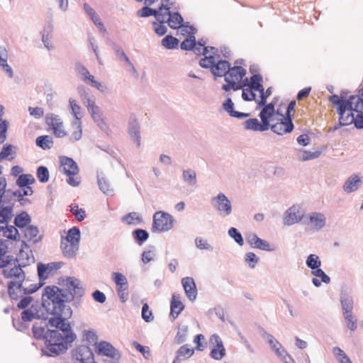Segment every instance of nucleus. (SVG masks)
I'll return each mask as SVG.
<instances>
[{
  "mask_svg": "<svg viewBox=\"0 0 363 363\" xmlns=\"http://www.w3.org/2000/svg\"><path fill=\"white\" fill-rule=\"evenodd\" d=\"M320 155V151L311 152L302 148L296 150V157L301 161L312 160L318 158Z\"/></svg>",
  "mask_w": 363,
  "mask_h": 363,
  "instance_id": "nucleus-38",
  "label": "nucleus"
},
{
  "mask_svg": "<svg viewBox=\"0 0 363 363\" xmlns=\"http://www.w3.org/2000/svg\"><path fill=\"white\" fill-rule=\"evenodd\" d=\"M194 352V349L189 348L187 345H184L178 349L176 354L179 357L184 360L190 358L193 355Z\"/></svg>",
  "mask_w": 363,
  "mask_h": 363,
  "instance_id": "nucleus-53",
  "label": "nucleus"
},
{
  "mask_svg": "<svg viewBox=\"0 0 363 363\" xmlns=\"http://www.w3.org/2000/svg\"><path fill=\"white\" fill-rule=\"evenodd\" d=\"M49 323L55 329H48L45 321L33 324L32 330L35 338L45 340V347L42 352L50 357H55L65 352L68 346L76 339L67 320L62 317H54L49 319Z\"/></svg>",
  "mask_w": 363,
  "mask_h": 363,
  "instance_id": "nucleus-1",
  "label": "nucleus"
},
{
  "mask_svg": "<svg viewBox=\"0 0 363 363\" xmlns=\"http://www.w3.org/2000/svg\"><path fill=\"white\" fill-rule=\"evenodd\" d=\"M340 301L342 314L352 313L354 303V298L350 293L342 291L340 294Z\"/></svg>",
  "mask_w": 363,
  "mask_h": 363,
  "instance_id": "nucleus-27",
  "label": "nucleus"
},
{
  "mask_svg": "<svg viewBox=\"0 0 363 363\" xmlns=\"http://www.w3.org/2000/svg\"><path fill=\"white\" fill-rule=\"evenodd\" d=\"M306 264L308 268L313 270L321 266V261L318 255L311 254L308 256Z\"/></svg>",
  "mask_w": 363,
  "mask_h": 363,
  "instance_id": "nucleus-52",
  "label": "nucleus"
},
{
  "mask_svg": "<svg viewBox=\"0 0 363 363\" xmlns=\"http://www.w3.org/2000/svg\"><path fill=\"white\" fill-rule=\"evenodd\" d=\"M303 223L310 227L311 230L319 231L326 225L325 216L320 212H312L305 216Z\"/></svg>",
  "mask_w": 363,
  "mask_h": 363,
  "instance_id": "nucleus-14",
  "label": "nucleus"
},
{
  "mask_svg": "<svg viewBox=\"0 0 363 363\" xmlns=\"http://www.w3.org/2000/svg\"><path fill=\"white\" fill-rule=\"evenodd\" d=\"M246 74V70L240 66H235L229 68L225 77H229V79L236 82L241 80Z\"/></svg>",
  "mask_w": 363,
  "mask_h": 363,
  "instance_id": "nucleus-35",
  "label": "nucleus"
},
{
  "mask_svg": "<svg viewBox=\"0 0 363 363\" xmlns=\"http://www.w3.org/2000/svg\"><path fill=\"white\" fill-rule=\"evenodd\" d=\"M112 279L116 285L117 289L128 290V283L127 278L120 272H113L112 274Z\"/></svg>",
  "mask_w": 363,
  "mask_h": 363,
  "instance_id": "nucleus-41",
  "label": "nucleus"
},
{
  "mask_svg": "<svg viewBox=\"0 0 363 363\" xmlns=\"http://www.w3.org/2000/svg\"><path fill=\"white\" fill-rule=\"evenodd\" d=\"M216 63V58L213 55L205 56V57L202 58L199 61V65L203 68H211V71L212 72V67Z\"/></svg>",
  "mask_w": 363,
  "mask_h": 363,
  "instance_id": "nucleus-61",
  "label": "nucleus"
},
{
  "mask_svg": "<svg viewBox=\"0 0 363 363\" xmlns=\"http://www.w3.org/2000/svg\"><path fill=\"white\" fill-rule=\"evenodd\" d=\"M274 113V104L273 103L264 105V108L259 113L261 121L265 122L267 125H269V119L273 116Z\"/></svg>",
  "mask_w": 363,
  "mask_h": 363,
  "instance_id": "nucleus-42",
  "label": "nucleus"
},
{
  "mask_svg": "<svg viewBox=\"0 0 363 363\" xmlns=\"http://www.w3.org/2000/svg\"><path fill=\"white\" fill-rule=\"evenodd\" d=\"M342 315L346 321L347 328L351 331H354L357 328V324L353 313H345Z\"/></svg>",
  "mask_w": 363,
  "mask_h": 363,
  "instance_id": "nucleus-57",
  "label": "nucleus"
},
{
  "mask_svg": "<svg viewBox=\"0 0 363 363\" xmlns=\"http://www.w3.org/2000/svg\"><path fill=\"white\" fill-rule=\"evenodd\" d=\"M87 111L89 113V114L91 115L93 121L96 123H103V118L101 116V110L99 106H98L96 104L94 106L90 108Z\"/></svg>",
  "mask_w": 363,
  "mask_h": 363,
  "instance_id": "nucleus-54",
  "label": "nucleus"
},
{
  "mask_svg": "<svg viewBox=\"0 0 363 363\" xmlns=\"http://www.w3.org/2000/svg\"><path fill=\"white\" fill-rule=\"evenodd\" d=\"M354 112L357 113L354 116V121L352 123L357 129L363 128V87L358 91L356 104L354 106Z\"/></svg>",
  "mask_w": 363,
  "mask_h": 363,
  "instance_id": "nucleus-18",
  "label": "nucleus"
},
{
  "mask_svg": "<svg viewBox=\"0 0 363 363\" xmlns=\"http://www.w3.org/2000/svg\"><path fill=\"white\" fill-rule=\"evenodd\" d=\"M35 143L43 150H49L53 145V140L50 135H41L36 138Z\"/></svg>",
  "mask_w": 363,
  "mask_h": 363,
  "instance_id": "nucleus-45",
  "label": "nucleus"
},
{
  "mask_svg": "<svg viewBox=\"0 0 363 363\" xmlns=\"http://www.w3.org/2000/svg\"><path fill=\"white\" fill-rule=\"evenodd\" d=\"M30 222L31 218L26 211H23L20 214L17 215L14 219L16 228H18L21 231L28 227V225H30Z\"/></svg>",
  "mask_w": 363,
  "mask_h": 363,
  "instance_id": "nucleus-33",
  "label": "nucleus"
},
{
  "mask_svg": "<svg viewBox=\"0 0 363 363\" xmlns=\"http://www.w3.org/2000/svg\"><path fill=\"white\" fill-rule=\"evenodd\" d=\"M211 204L220 217L229 216L233 212L231 201L223 192H220L216 196L212 197Z\"/></svg>",
  "mask_w": 363,
  "mask_h": 363,
  "instance_id": "nucleus-7",
  "label": "nucleus"
},
{
  "mask_svg": "<svg viewBox=\"0 0 363 363\" xmlns=\"http://www.w3.org/2000/svg\"><path fill=\"white\" fill-rule=\"evenodd\" d=\"M95 350L99 355L107 357L109 363H118L121 357L120 352L106 341L97 342Z\"/></svg>",
  "mask_w": 363,
  "mask_h": 363,
  "instance_id": "nucleus-9",
  "label": "nucleus"
},
{
  "mask_svg": "<svg viewBox=\"0 0 363 363\" xmlns=\"http://www.w3.org/2000/svg\"><path fill=\"white\" fill-rule=\"evenodd\" d=\"M72 128L74 129L72 135L69 137V140L71 142H76L79 140L82 136V123L81 122H72Z\"/></svg>",
  "mask_w": 363,
  "mask_h": 363,
  "instance_id": "nucleus-50",
  "label": "nucleus"
},
{
  "mask_svg": "<svg viewBox=\"0 0 363 363\" xmlns=\"http://www.w3.org/2000/svg\"><path fill=\"white\" fill-rule=\"evenodd\" d=\"M69 110L71 114L74 117V120L72 122H81L82 118V107L79 105L77 101L70 98L69 99Z\"/></svg>",
  "mask_w": 363,
  "mask_h": 363,
  "instance_id": "nucleus-36",
  "label": "nucleus"
},
{
  "mask_svg": "<svg viewBox=\"0 0 363 363\" xmlns=\"http://www.w3.org/2000/svg\"><path fill=\"white\" fill-rule=\"evenodd\" d=\"M35 182V179L31 174H21L16 181L17 185L23 188Z\"/></svg>",
  "mask_w": 363,
  "mask_h": 363,
  "instance_id": "nucleus-55",
  "label": "nucleus"
},
{
  "mask_svg": "<svg viewBox=\"0 0 363 363\" xmlns=\"http://www.w3.org/2000/svg\"><path fill=\"white\" fill-rule=\"evenodd\" d=\"M195 245L196 247L199 250H208L211 252L213 250L212 245L209 244L206 240L201 237H196L195 238Z\"/></svg>",
  "mask_w": 363,
  "mask_h": 363,
  "instance_id": "nucleus-60",
  "label": "nucleus"
},
{
  "mask_svg": "<svg viewBox=\"0 0 363 363\" xmlns=\"http://www.w3.org/2000/svg\"><path fill=\"white\" fill-rule=\"evenodd\" d=\"M355 104L356 100H354L350 104H345L337 108V113L339 115V125H348L354 122V106Z\"/></svg>",
  "mask_w": 363,
  "mask_h": 363,
  "instance_id": "nucleus-11",
  "label": "nucleus"
},
{
  "mask_svg": "<svg viewBox=\"0 0 363 363\" xmlns=\"http://www.w3.org/2000/svg\"><path fill=\"white\" fill-rule=\"evenodd\" d=\"M182 284L189 301H195L197 296V289L194 279L189 277H184L182 279Z\"/></svg>",
  "mask_w": 363,
  "mask_h": 363,
  "instance_id": "nucleus-26",
  "label": "nucleus"
},
{
  "mask_svg": "<svg viewBox=\"0 0 363 363\" xmlns=\"http://www.w3.org/2000/svg\"><path fill=\"white\" fill-rule=\"evenodd\" d=\"M357 98V96H350L347 99H344L342 94H341L340 96H338L337 94H333L329 97L328 100L330 102H331L334 105L337 106V108L345 104H350V101L352 102L354 100H356Z\"/></svg>",
  "mask_w": 363,
  "mask_h": 363,
  "instance_id": "nucleus-43",
  "label": "nucleus"
},
{
  "mask_svg": "<svg viewBox=\"0 0 363 363\" xmlns=\"http://www.w3.org/2000/svg\"><path fill=\"white\" fill-rule=\"evenodd\" d=\"M66 286L67 289H62L63 290H67L68 291L72 292V295L74 294H79V281L77 279L73 277H68L66 279Z\"/></svg>",
  "mask_w": 363,
  "mask_h": 363,
  "instance_id": "nucleus-49",
  "label": "nucleus"
},
{
  "mask_svg": "<svg viewBox=\"0 0 363 363\" xmlns=\"http://www.w3.org/2000/svg\"><path fill=\"white\" fill-rule=\"evenodd\" d=\"M21 232L23 234V246H33L41 242L43 237V235L40 234L38 228L33 225H28V227Z\"/></svg>",
  "mask_w": 363,
  "mask_h": 363,
  "instance_id": "nucleus-12",
  "label": "nucleus"
},
{
  "mask_svg": "<svg viewBox=\"0 0 363 363\" xmlns=\"http://www.w3.org/2000/svg\"><path fill=\"white\" fill-rule=\"evenodd\" d=\"M72 292L63 290L57 286H46L42 294V302L40 303L43 312L53 315L55 317H62L67 320L70 316L72 311L69 307L66 308L65 303L73 300Z\"/></svg>",
  "mask_w": 363,
  "mask_h": 363,
  "instance_id": "nucleus-2",
  "label": "nucleus"
},
{
  "mask_svg": "<svg viewBox=\"0 0 363 363\" xmlns=\"http://www.w3.org/2000/svg\"><path fill=\"white\" fill-rule=\"evenodd\" d=\"M174 220L168 213L157 211L153 216L152 230L154 233L167 232L174 226Z\"/></svg>",
  "mask_w": 363,
  "mask_h": 363,
  "instance_id": "nucleus-8",
  "label": "nucleus"
},
{
  "mask_svg": "<svg viewBox=\"0 0 363 363\" xmlns=\"http://www.w3.org/2000/svg\"><path fill=\"white\" fill-rule=\"evenodd\" d=\"M196 55H206L207 52L211 51L213 54H216L218 50L214 47H206L203 46V44L196 43L194 44V47L191 50Z\"/></svg>",
  "mask_w": 363,
  "mask_h": 363,
  "instance_id": "nucleus-48",
  "label": "nucleus"
},
{
  "mask_svg": "<svg viewBox=\"0 0 363 363\" xmlns=\"http://www.w3.org/2000/svg\"><path fill=\"white\" fill-rule=\"evenodd\" d=\"M246 130H251L253 131H265L269 128V125L265 122L259 123L257 118H250L245 121L243 123Z\"/></svg>",
  "mask_w": 363,
  "mask_h": 363,
  "instance_id": "nucleus-28",
  "label": "nucleus"
},
{
  "mask_svg": "<svg viewBox=\"0 0 363 363\" xmlns=\"http://www.w3.org/2000/svg\"><path fill=\"white\" fill-rule=\"evenodd\" d=\"M223 108L231 117L242 118H247L250 113L239 112L234 110V104L230 98H228L223 104Z\"/></svg>",
  "mask_w": 363,
  "mask_h": 363,
  "instance_id": "nucleus-32",
  "label": "nucleus"
},
{
  "mask_svg": "<svg viewBox=\"0 0 363 363\" xmlns=\"http://www.w3.org/2000/svg\"><path fill=\"white\" fill-rule=\"evenodd\" d=\"M189 328L187 325H179L174 337V342L177 345L184 343L187 338Z\"/></svg>",
  "mask_w": 363,
  "mask_h": 363,
  "instance_id": "nucleus-46",
  "label": "nucleus"
},
{
  "mask_svg": "<svg viewBox=\"0 0 363 363\" xmlns=\"http://www.w3.org/2000/svg\"><path fill=\"white\" fill-rule=\"evenodd\" d=\"M72 363H96L91 350L86 345H80L72 350Z\"/></svg>",
  "mask_w": 363,
  "mask_h": 363,
  "instance_id": "nucleus-10",
  "label": "nucleus"
},
{
  "mask_svg": "<svg viewBox=\"0 0 363 363\" xmlns=\"http://www.w3.org/2000/svg\"><path fill=\"white\" fill-rule=\"evenodd\" d=\"M23 266L16 264L14 262L13 266L11 262L4 267L3 274L7 279H12L11 281H23L25 280V273L22 269Z\"/></svg>",
  "mask_w": 363,
  "mask_h": 363,
  "instance_id": "nucleus-16",
  "label": "nucleus"
},
{
  "mask_svg": "<svg viewBox=\"0 0 363 363\" xmlns=\"http://www.w3.org/2000/svg\"><path fill=\"white\" fill-rule=\"evenodd\" d=\"M60 162L62 168L60 171L68 177L67 182L72 186H78L81 179L77 176L79 169L76 162L71 157L61 156L60 157Z\"/></svg>",
  "mask_w": 363,
  "mask_h": 363,
  "instance_id": "nucleus-6",
  "label": "nucleus"
},
{
  "mask_svg": "<svg viewBox=\"0 0 363 363\" xmlns=\"http://www.w3.org/2000/svg\"><path fill=\"white\" fill-rule=\"evenodd\" d=\"M78 92L82 99V103L86 106V109L94 106L96 105L95 99L91 97L86 91L85 87L81 86L78 88Z\"/></svg>",
  "mask_w": 363,
  "mask_h": 363,
  "instance_id": "nucleus-40",
  "label": "nucleus"
},
{
  "mask_svg": "<svg viewBox=\"0 0 363 363\" xmlns=\"http://www.w3.org/2000/svg\"><path fill=\"white\" fill-rule=\"evenodd\" d=\"M363 182L357 174H352L345 182L342 189L347 194L357 191L362 185Z\"/></svg>",
  "mask_w": 363,
  "mask_h": 363,
  "instance_id": "nucleus-25",
  "label": "nucleus"
},
{
  "mask_svg": "<svg viewBox=\"0 0 363 363\" xmlns=\"http://www.w3.org/2000/svg\"><path fill=\"white\" fill-rule=\"evenodd\" d=\"M61 249L65 257L67 258H72L76 255L77 252L79 250V245L62 240Z\"/></svg>",
  "mask_w": 363,
  "mask_h": 363,
  "instance_id": "nucleus-34",
  "label": "nucleus"
},
{
  "mask_svg": "<svg viewBox=\"0 0 363 363\" xmlns=\"http://www.w3.org/2000/svg\"><path fill=\"white\" fill-rule=\"evenodd\" d=\"M179 40L177 38L172 35H167L162 40V45L167 49H174L177 48Z\"/></svg>",
  "mask_w": 363,
  "mask_h": 363,
  "instance_id": "nucleus-56",
  "label": "nucleus"
},
{
  "mask_svg": "<svg viewBox=\"0 0 363 363\" xmlns=\"http://www.w3.org/2000/svg\"><path fill=\"white\" fill-rule=\"evenodd\" d=\"M269 128L274 133L278 135H284L285 133H291L294 130V126L291 117L285 116L281 119V122L272 125H269Z\"/></svg>",
  "mask_w": 363,
  "mask_h": 363,
  "instance_id": "nucleus-21",
  "label": "nucleus"
},
{
  "mask_svg": "<svg viewBox=\"0 0 363 363\" xmlns=\"http://www.w3.org/2000/svg\"><path fill=\"white\" fill-rule=\"evenodd\" d=\"M9 246V240L0 239V268H2L8 264L12 259L9 256H6Z\"/></svg>",
  "mask_w": 363,
  "mask_h": 363,
  "instance_id": "nucleus-37",
  "label": "nucleus"
},
{
  "mask_svg": "<svg viewBox=\"0 0 363 363\" xmlns=\"http://www.w3.org/2000/svg\"><path fill=\"white\" fill-rule=\"evenodd\" d=\"M184 306L182 302L179 300V295L173 294L172 301L170 303V315L174 320L176 319L180 313L184 310Z\"/></svg>",
  "mask_w": 363,
  "mask_h": 363,
  "instance_id": "nucleus-30",
  "label": "nucleus"
},
{
  "mask_svg": "<svg viewBox=\"0 0 363 363\" xmlns=\"http://www.w3.org/2000/svg\"><path fill=\"white\" fill-rule=\"evenodd\" d=\"M128 131L130 137L137 144V147H140V126L135 115H132L129 118Z\"/></svg>",
  "mask_w": 363,
  "mask_h": 363,
  "instance_id": "nucleus-23",
  "label": "nucleus"
},
{
  "mask_svg": "<svg viewBox=\"0 0 363 363\" xmlns=\"http://www.w3.org/2000/svg\"><path fill=\"white\" fill-rule=\"evenodd\" d=\"M230 67V65L227 60L216 61V63L212 67L211 72L216 77L224 76V77H225Z\"/></svg>",
  "mask_w": 363,
  "mask_h": 363,
  "instance_id": "nucleus-31",
  "label": "nucleus"
},
{
  "mask_svg": "<svg viewBox=\"0 0 363 363\" xmlns=\"http://www.w3.org/2000/svg\"><path fill=\"white\" fill-rule=\"evenodd\" d=\"M305 216L298 206L294 205L289 208L283 214V223L290 226L304 220Z\"/></svg>",
  "mask_w": 363,
  "mask_h": 363,
  "instance_id": "nucleus-15",
  "label": "nucleus"
},
{
  "mask_svg": "<svg viewBox=\"0 0 363 363\" xmlns=\"http://www.w3.org/2000/svg\"><path fill=\"white\" fill-rule=\"evenodd\" d=\"M156 0H145V4L152 5ZM164 10L162 13L164 16V21L162 23H168L170 28L173 29L180 28L183 24V18L177 11H171V9H178L175 0H164Z\"/></svg>",
  "mask_w": 363,
  "mask_h": 363,
  "instance_id": "nucleus-4",
  "label": "nucleus"
},
{
  "mask_svg": "<svg viewBox=\"0 0 363 363\" xmlns=\"http://www.w3.org/2000/svg\"><path fill=\"white\" fill-rule=\"evenodd\" d=\"M75 70L80 75L82 81L86 80V78L90 74L87 68L79 62H75Z\"/></svg>",
  "mask_w": 363,
  "mask_h": 363,
  "instance_id": "nucleus-64",
  "label": "nucleus"
},
{
  "mask_svg": "<svg viewBox=\"0 0 363 363\" xmlns=\"http://www.w3.org/2000/svg\"><path fill=\"white\" fill-rule=\"evenodd\" d=\"M37 177L40 182L45 183L49 180V172L47 167L40 166L37 169Z\"/></svg>",
  "mask_w": 363,
  "mask_h": 363,
  "instance_id": "nucleus-63",
  "label": "nucleus"
},
{
  "mask_svg": "<svg viewBox=\"0 0 363 363\" xmlns=\"http://www.w3.org/2000/svg\"><path fill=\"white\" fill-rule=\"evenodd\" d=\"M64 240L79 245L80 241V230L77 227L70 228Z\"/></svg>",
  "mask_w": 363,
  "mask_h": 363,
  "instance_id": "nucleus-44",
  "label": "nucleus"
},
{
  "mask_svg": "<svg viewBox=\"0 0 363 363\" xmlns=\"http://www.w3.org/2000/svg\"><path fill=\"white\" fill-rule=\"evenodd\" d=\"M182 178L184 182L189 186H195L196 184V172L191 169L184 170Z\"/></svg>",
  "mask_w": 363,
  "mask_h": 363,
  "instance_id": "nucleus-47",
  "label": "nucleus"
},
{
  "mask_svg": "<svg viewBox=\"0 0 363 363\" xmlns=\"http://www.w3.org/2000/svg\"><path fill=\"white\" fill-rule=\"evenodd\" d=\"M6 201H0V235L17 240L20 238L18 229L13 225H9V222L13 217L12 205L4 206Z\"/></svg>",
  "mask_w": 363,
  "mask_h": 363,
  "instance_id": "nucleus-3",
  "label": "nucleus"
},
{
  "mask_svg": "<svg viewBox=\"0 0 363 363\" xmlns=\"http://www.w3.org/2000/svg\"><path fill=\"white\" fill-rule=\"evenodd\" d=\"M229 236L233 238L236 243H238L240 246H242L244 245L243 238L241 233L238 230L237 228L232 227L228 230V232Z\"/></svg>",
  "mask_w": 363,
  "mask_h": 363,
  "instance_id": "nucleus-58",
  "label": "nucleus"
},
{
  "mask_svg": "<svg viewBox=\"0 0 363 363\" xmlns=\"http://www.w3.org/2000/svg\"><path fill=\"white\" fill-rule=\"evenodd\" d=\"M245 238L247 242L253 248H257L267 252H271L273 250L267 241L261 239L255 233L250 232L247 233Z\"/></svg>",
  "mask_w": 363,
  "mask_h": 363,
  "instance_id": "nucleus-19",
  "label": "nucleus"
},
{
  "mask_svg": "<svg viewBox=\"0 0 363 363\" xmlns=\"http://www.w3.org/2000/svg\"><path fill=\"white\" fill-rule=\"evenodd\" d=\"M164 0H161V4L159 6L158 9H153L147 6H144L137 12V15L139 17H149L150 16H154L156 20L162 23V21H164V16L162 13V10H164Z\"/></svg>",
  "mask_w": 363,
  "mask_h": 363,
  "instance_id": "nucleus-20",
  "label": "nucleus"
},
{
  "mask_svg": "<svg viewBox=\"0 0 363 363\" xmlns=\"http://www.w3.org/2000/svg\"><path fill=\"white\" fill-rule=\"evenodd\" d=\"M21 319L23 322H30L34 319H48V316L45 312H43L40 303L35 301L32 303L29 308L25 309L21 313Z\"/></svg>",
  "mask_w": 363,
  "mask_h": 363,
  "instance_id": "nucleus-13",
  "label": "nucleus"
},
{
  "mask_svg": "<svg viewBox=\"0 0 363 363\" xmlns=\"http://www.w3.org/2000/svg\"><path fill=\"white\" fill-rule=\"evenodd\" d=\"M44 283L38 285L30 284L28 280L23 281H10L8 284V292L10 298L14 301H18L24 295L35 293Z\"/></svg>",
  "mask_w": 363,
  "mask_h": 363,
  "instance_id": "nucleus-5",
  "label": "nucleus"
},
{
  "mask_svg": "<svg viewBox=\"0 0 363 363\" xmlns=\"http://www.w3.org/2000/svg\"><path fill=\"white\" fill-rule=\"evenodd\" d=\"M211 357L216 360H220L225 355V349L221 338L217 334H213L209 339Z\"/></svg>",
  "mask_w": 363,
  "mask_h": 363,
  "instance_id": "nucleus-17",
  "label": "nucleus"
},
{
  "mask_svg": "<svg viewBox=\"0 0 363 363\" xmlns=\"http://www.w3.org/2000/svg\"><path fill=\"white\" fill-rule=\"evenodd\" d=\"M8 51L4 45H0V67L6 72L10 78L13 77V69L7 63L8 61Z\"/></svg>",
  "mask_w": 363,
  "mask_h": 363,
  "instance_id": "nucleus-29",
  "label": "nucleus"
},
{
  "mask_svg": "<svg viewBox=\"0 0 363 363\" xmlns=\"http://www.w3.org/2000/svg\"><path fill=\"white\" fill-rule=\"evenodd\" d=\"M152 250H144L142 254V262L144 264H147L151 261H153L156 257V252L154 250V247H150Z\"/></svg>",
  "mask_w": 363,
  "mask_h": 363,
  "instance_id": "nucleus-62",
  "label": "nucleus"
},
{
  "mask_svg": "<svg viewBox=\"0 0 363 363\" xmlns=\"http://www.w3.org/2000/svg\"><path fill=\"white\" fill-rule=\"evenodd\" d=\"M133 236L135 240L141 245L149 238V233L143 229H136L133 232Z\"/></svg>",
  "mask_w": 363,
  "mask_h": 363,
  "instance_id": "nucleus-51",
  "label": "nucleus"
},
{
  "mask_svg": "<svg viewBox=\"0 0 363 363\" xmlns=\"http://www.w3.org/2000/svg\"><path fill=\"white\" fill-rule=\"evenodd\" d=\"M60 267V262H51L48 264L38 263L37 268L40 281L45 280L51 273L57 271Z\"/></svg>",
  "mask_w": 363,
  "mask_h": 363,
  "instance_id": "nucleus-24",
  "label": "nucleus"
},
{
  "mask_svg": "<svg viewBox=\"0 0 363 363\" xmlns=\"http://www.w3.org/2000/svg\"><path fill=\"white\" fill-rule=\"evenodd\" d=\"M97 180L99 189L104 194L107 196H113L114 194V190L106 177L101 174H98Z\"/></svg>",
  "mask_w": 363,
  "mask_h": 363,
  "instance_id": "nucleus-39",
  "label": "nucleus"
},
{
  "mask_svg": "<svg viewBox=\"0 0 363 363\" xmlns=\"http://www.w3.org/2000/svg\"><path fill=\"white\" fill-rule=\"evenodd\" d=\"M244 259L248 266L252 269L255 267L259 260V257L252 252H247L245 255Z\"/></svg>",
  "mask_w": 363,
  "mask_h": 363,
  "instance_id": "nucleus-59",
  "label": "nucleus"
},
{
  "mask_svg": "<svg viewBox=\"0 0 363 363\" xmlns=\"http://www.w3.org/2000/svg\"><path fill=\"white\" fill-rule=\"evenodd\" d=\"M32 246L27 245L23 246L21 245V249L18 254L15 262H17L18 264L26 267L29 265L30 263H33L35 261L34 256L33 255L32 250L30 247Z\"/></svg>",
  "mask_w": 363,
  "mask_h": 363,
  "instance_id": "nucleus-22",
  "label": "nucleus"
}]
</instances>
